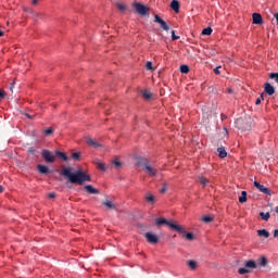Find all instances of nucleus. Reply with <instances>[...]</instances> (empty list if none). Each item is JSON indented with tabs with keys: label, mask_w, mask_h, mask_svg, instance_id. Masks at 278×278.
<instances>
[{
	"label": "nucleus",
	"mask_w": 278,
	"mask_h": 278,
	"mask_svg": "<svg viewBox=\"0 0 278 278\" xmlns=\"http://www.w3.org/2000/svg\"><path fill=\"white\" fill-rule=\"evenodd\" d=\"M62 177H66L70 184H77L78 186H84L86 181H92L90 175L84 173V170L78 169L77 172L73 173V167H65L60 172Z\"/></svg>",
	"instance_id": "f257e3e1"
},
{
	"label": "nucleus",
	"mask_w": 278,
	"mask_h": 278,
	"mask_svg": "<svg viewBox=\"0 0 278 278\" xmlns=\"http://www.w3.org/2000/svg\"><path fill=\"white\" fill-rule=\"evenodd\" d=\"M137 166H141L148 177H157L160 173L157 166L147 157H137Z\"/></svg>",
	"instance_id": "f03ea898"
},
{
	"label": "nucleus",
	"mask_w": 278,
	"mask_h": 278,
	"mask_svg": "<svg viewBox=\"0 0 278 278\" xmlns=\"http://www.w3.org/2000/svg\"><path fill=\"white\" fill-rule=\"evenodd\" d=\"M257 268V263L253 260H248L244 262V267L238 269L239 275H249L251 269Z\"/></svg>",
	"instance_id": "7ed1b4c3"
},
{
	"label": "nucleus",
	"mask_w": 278,
	"mask_h": 278,
	"mask_svg": "<svg viewBox=\"0 0 278 278\" xmlns=\"http://www.w3.org/2000/svg\"><path fill=\"white\" fill-rule=\"evenodd\" d=\"M155 223L156 225H167V227H170L174 231H181V225L166 220L165 218H156Z\"/></svg>",
	"instance_id": "20e7f679"
},
{
	"label": "nucleus",
	"mask_w": 278,
	"mask_h": 278,
	"mask_svg": "<svg viewBox=\"0 0 278 278\" xmlns=\"http://www.w3.org/2000/svg\"><path fill=\"white\" fill-rule=\"evenodd\" d=\"M134 8L137 12V14H139L140 16H148L149 14V8L140 2H135Z\"/></svg>",
	"instance_id": "39448f33"
},
{
	"label": "nucleus",
	"mask_w": 278,
	"mask_h": 278,
	"mask_svg": "<svg viewBox=\"0 0 278 278\" xmlns=\"http://www.w3.org/2000/svg\"><path fill=\"white\" fill-rule=\"evenodd\" d=\"M41 157H43V160L48 164H53V162H55V155H53V152H51L49 150H42Z\"/></svg>",
	"instance_id": "423d86ee"
},
{
	"label": "nucleus",
	"mask_w": 278,
	"mask_h": 278,
	"mask_svg": "<svg viewBox=\"0 0 278 278\" xmlns=\"http://www.w3.org/2000/svg\"><path fill=\"white\" fill-rule=\"evenodd\" d=\"M144 238L150 244H157L160 242V237H157V235H154L153 232H146Z\"/></svg>",
	"instance_id": "0eeeda50"
},
{
	"label": "nucleus",
	"mask_w": 278,
	"mask_h": 278,
	"mask_svg": "<svg viewBox=\"0 0 278 278\" xmlns=\"http://www.w3.org/2000/svg\"><path fill=\"white\" fill-rule=\"evenodd\" d=\"M154 23H159V25H161V28H163L164 31H168L170 29V27L168 26V24L166 23V21H164L162 17H160V15L155 14L154 15Z\"/></svg>",
	"instance_id": "6e6552de"
},
{
	"label": "nucleus",
	"mask_w": 278,
	"mask_h": 278,
	"mask_svg": "<svg viewBox=\"0 0 278 278\" xmlns=\"http://www.w3.org/2000/svg\"><path fill=\"white\" fill-rule=\"evenodd\" d=\"M86 143L93 149H101V147H103L99 141H97V139H92L90 137L86 138Z\"/></svg>",
	"instance_id": "1a4fd4ad"
},
{
	"label": "nucleus",
	"mask_w": 278,
	"mask_h": 278,
	"mask_svg": "<svg viewBox=\"0 0 278 278\" xmlns=\"http://www.w3.org/2000/svg\"><path fill=\"white\" fill-rule=\"evenodd\" d=\"M180 229H181V230H176V231H177L178 233H181V235H182V238H185L186 240H189V241L194 240V233H192V232H186L182 226H180Z\"/></svg>",
	"instance_id": "9d476101"
},
{
	"label": "nucleus",
	"mask_w": 278,
	"mask_h": 278,
	"mask_svg": "<svg viewBox=\"0 0 278 278\" xmlns=\"http://www.w3.org/2000/svg\"><path fill=\"white\" fill-rule=\"evenodd\" d=\"M254 186L255 188H257V190H260V192H263V194H268V197H270V191L268 188L264 187V185L254 181Z\"/></svg>",
	"instance_id": "9b49d317"
},
{
	"label": "nucleus",
	"mask_w": 278,
	"mask_h": 278,
	"mask_svg": "<svg viewBox=\"0 0 278 278\" xmlns=\"http://www.w3.org/2000/svg\"><path fill=\"white\" fill-rule=\"evenodd\" d=\"M252 21L254 25H262V23H264V20L262 18V14L260 13H253Z\"/></svg>",
	"instance_id": "f8f14e48"
},
{
	"label": "nucleus",
	"mask_w": 278,
	"mask_h": 278,
	"mask_svg": "<svg viewBox=\"0 0 278 278\" xmlns=\"http://www.w3.org/2000/svg\"><path fill=\"white\" fill-rule=\"evenodd\" d=\"M93 164L97 166L99 170H102V173H105L108 170L105 163L101 162L99 159H96L93 161Z\"/></svg>",
	"instance_id": "ddd939ff"
},
{
	"label": "nucleus",
	"mask_w": 278,
	"mask_h": 278,
	"mask_svg": "<svg viewBox=\"0 0 278 278\" xmlns=\"http://www.w3.org/2000/svg\"><path fill=\"white\" fill-rule=\"evenodd\" d=\"M38 173L41 175H49L51 173V169L47 165L38 164L37 165Z\"/></svg>",
	"instance_id": "4468645a"
},
{
	"label": "nucleus",
	"mask_w": 278,
	"mask_h": 278,
	"mask_svg": "<svg viewBox=\"0 0 278 278\" xmlns=\"http://www.w3.org/2000/svg\"><path fill=\"white\" fill-rule=\"evenodd\" d=\"M84 190L85 192H88V194H99V189L93 188L92 185H86Z\"/></svg>",
	"instance_id": "2eb2a0df"
},
{
	"label": "nucleus",
	"mask_w": 278,
	"mask_h": 278,
	"mask_svg": "<svg viewBox=\"0 0 278 278\" xmlns=\"http://www.w3.org/2000/svg\"><path fill=\"white\" fill-rule=\"evenodd\" d=\"M264 90L269 97H273V94L275 93V87H273V85H270L269 83H265Z\"/></svg>",
	"instance_id": "dca6fc26"
},
{
	"label": "nucleus",
	"mask_w": 278,
	"mask_h": 278,
	"mask_svg": "<svg viewBox=\"0 0 278 278\" xmlns=\"http://www.w3.org/2000/svg\"><path fill=\"white\" fill-rule=\"evenodd\" d=\"M53 134H55V129L53 127H48L47 129L42 130V135L46 136V138L53 136Z\"/></svg>",
	"instance_id": "f3484780"
},
{
	"label": "nucleus",
	"mask_w": 278,
	"mask_h": 278,
	"mask_svg": "<svg viewBox=\"0 0 278 278\" xmlns=\"http://www.w3.org/2000/svg\"><path fill=\"white\" fill-rule=\"evenodd\" d=\"M170 8H172V10H174V12H175L176 14H178V12H179V1H177V0H172V2H170Z\"/></svg>",
	"instance_id": "a211bd4d"
},
{
	"label": "nucleus",
	"mask_w": 278,
	"mask_h": 278,
	"mask_svg": "<svg viewBox=\"0 0 278 278\" xmlns=\"http://www.w3.org/2000/svg\"><path fill=\"white\" fill-rule=\"evenodd\" d=\"M102 205H104V207H108V210H116V205L113 204V202L110 200L102 202Z\"/></svg>",
	"instance_id": "6ab92c4d"
},
{
	"label": "nucleus",
	"mask_w": 278,
	"mask_h": 278,
	"mask_svg": "<svg viewBox=\"0 0 278 278\" xmlns=\"http://www.w3.org/2000/svg\"><path fill=\"white\" fill-rule=\"evenodd\" d=\"M257 236H260L261 238H270V232H268V230L266 229H261L257 230Z\"/></svg>",
	"instance_id": "aec40b11"
},
{
	"label": "nucleus",
	"mask_w": 278,
	"mask_h": 278,
	"mask_svg": "<svg viewBox=\"0 0 278 278\" xmlns=\"http://www.w3.org/2000/svg\"><path fill=\"white\" fill-rule=\"evenodd\" d=\"M55 155L59 156L60 160H63V162H68V156L64 152L55 151Z\"/></svg>",
	"instance_id": "412c9836"
},
{
	"label": "nucleus",
	"mask_w": 278,
	"mask_h": 278,
	"mask_svg": "<svg viewBox=\"0 0 278 278\" xmlns=\"http://www.w3.org/2000/svg\"><path fill=\"white\" fill-rule=\"evenodd\" d=\"M217 153H218V156L223 159H225L227 156V150H225V148H218L217 149Z\"/></svg>",
	"instance_id": "4be33fe9"
},
{
	"label": "nucleus",
	"mask_w": 278,
	"mask_h": 278,
	"mask_svg": "<svg viewBox=\"0 0 278 278\" xmlns=\"http://www.w3.org/2000/svg\"><path fill=\"white\" fill-rule=\"evenodd\" d=\"M71 157L74 160V162H79V160H81V153L73 152Z\"/></svg>",
	"instance_id": "5701e85b"
},
{
	"label": "nucleus",
	"mask_w": 278,
	"mask_h": 278,
	"mask_svg": "<svg viewBox=\"0 0 278 278\" xmlns=\"http://www.w3.org/2000/svg\"><path fill=\"white\" fill-rule=\"evenodd\" d=\"M146 201H147V203H152V204L155 203V195L148 193L146 195Z\"/></svg>",
	"instance_id": "b1692460"
},
{
	"label": "nucleus",
	"mask_w": 278,
	"mask_h": 278,
	"mask_svg": "<svg viewBox=\"0 0 278 278\" xmlns=\"http://www.w3.org/2000/svg\"><path fill=\"white\" fill-rule=\"evenodd\" d=\"M187 266H189L191 270H197L198 265L195 261H187Z\"/></svg>",
	"instance_id": "393cba45"
},
{
	"label": "nucleus",
	"mask_w": 278,
	"mask_h": 278,
	"mask_svg": "<svg viewBox=\"0 0 278 278\" xmlns=\"http://www.w3.org/2000/svg\"><path fill=\"white\" fill-rule=\"evenodd\" d=\"M180 73L188 75V73H190V67L188 65H180Z\"/></svg>",
	"instance_id": "a878e982"
},
{
	"label": "nucleus",
	"mask_w": 278,
	"mask_h": 278,
	"mask_svg": "<svg viewBox=\"0 0 278 278\" xmlns=\"http://www.w3.org/2000/svg\"><path fill=\"white\" fill-rule=\"evenodd\" d=\"M258 264L260 266H266L268 264V258H266L265 256H262L258 258Z\"/></svg>",
	"instance_id": "bb28decb"
},
{
	"label": "nucleus",
	"mask_w": 278,
	"mask_h": 278,
	"mask_svg": "<svg viewBox=\"0 0 278 278\" xmlns=\"http://www.w3.org/2000/svg\"><path fill=\"white\" fill-rule=\"evenodd\" d=\"M239 203H247V191H242L239 197Z\"/></svg>",
	"instance_id": "cd10ccee"
},
{
	"label": "nucleus",
	"mask_w": 278,
	"mask_h": 278,
	"mask_svg": "<svg viewBox=\"0 0 278 278\" xmlns=\"http://www.w3.org/2000/svg\"><path fill=\"white\" fill-rule=\"evenodd\" d=\"M212 27H206L202 30L203 36H212Z\"/></svg>",
	"instance_id": "c85d7f7f"
},
{
	"label": "nucleus",
	"mask_w": 278,
	"mask_h": 278,
	"mask_svg": "<svg viewBox=\"0 0 278 278\" xmlns=\"http://www.w3.org/2000/svg\"><path fill=\"white\" fill-rule=\"evenodd\" d=\"M260 216L263 220H268L270 218V213H264V212H261L260 213Z\"/></svg>",
	"instance_id": "c756f323"
},
{
	"label": "nucleus",
	"mask_w": 278,
	"mask_h": 278,
	"mask_svg": "<svg viewBox=\"0 0 278 278\" xmlns=\"http://www.w3.org/2000/svg\"><path fill=\"white\" fill-rule=\"evenodd\" d=\"M142 97H144L147 100L151 99L152 94L150 93L149 90H143L141 92Z\"/></svg>",
	"instance_id": "7c9ffc66"
},
{
	"label": "nucleus",
	"mask_w": 278,
	"mask_h": 278,
	"mask_svg": "<svg viewBox=\"0 0 278 278\" xmlns=\"http://www.w3.org/2000/svg\"><path fill=\"white\" fill-rule=\"evenodd\" d=\"M203 223H212L214 220V217L212 216H203L202 217Z\"/></svg>",
	"instance_id": "2f4dec72"
},
{
	"label": "nucleus",
	"mask_w": 278,
	"mask_h": 278,
	"mask_svg": "<svg viewBox=\"0 0 278 278\" xmlns=\"http://www.w3.org/2000/svg\"><path fill=\"white\" fill-rule=\"evenodd\" d=\"M112 164L113 166H115V168H121L123 166V163H121V161L118 160H114Z\"/></svg>",
	"instance_id": "473e14b6"
},
{
	"label": "nucleus",
	"mask_w": 278,
	"mask_h": 278,
	"mask_svg": "<svg viewBox=\"0 0 278 278\" xmlns=\"http://www.w3.org/2000/svg\"><path fill=\"white\" fill-rule=\"evenodd\" d=\"M146 67H147L148 71H153V63L151 61H148L146 63Z\"/></svg>",
	"instance_id": "72a5a7b5"
},
{
	"label": "nucleus",
	"mask_w": 278,
	"mask_h": 278,
	"mask_svg": "<svg viewBox=\"0 0 278 278\" xmlns=\"http://www.w3.org/2000/svg\"><path fill=\"white\" fill-rule=\"evenodd\" d=\"M117 9L119 12H125L127 10V7L125 4H117Z\"/></svg>",
	"instance_id": "f704fd0d"
},
{
	"label": "nucleus",
	"mask_w": 278,
	"mask_h": 278,
	"mask_svg": "<svg viewBox=\"0 0 278 278\" xmlns=\"http://www.w3.org/2000/svg\"><path fill=\"white\" fill-rule=\"evenodd\" d=\"M262 101H264V94H261V97L256 99L255 105H260V103H262Z\"/></svg>",
	"instance_id": "c9c22d12"
},
{
	"label": "nucleus",
	"mask_w": 278,
	"mask_h": 278,
	"mask_svg": "<svg viewBox=\"0 0 278 278\" xmlns=\"http://www.w3.org/2000/svg\"><path fill=\"white\" fill-rule=\"evenodd\" d=\"M172 40H179V36L175 35V30H172Z\"/></svg>",
	"instance_id": "e433bc0d"
},
{
	"label": "nucleus",
	"mask_w": 278,
	"mask_h": 278,
	"mask_svg": "<svg viewBox=\"0 0 278 278\" xmlns=\"http://www.w3.org/2000/svg\"><path fill=\"white\" fill-rule=\"evenodd\" d=\"M200 184H202V186H207V180L204 177H201Z\"/></svg>",
	"instance_id": "4c0bfd02"
},
{
	"label": "nucleus",
	"mask_w": 278,
	"mask_h": 278,
	"mask_svg": "<svg viewBox=\"0 0 278 278\" xmlns=\"http://www.w3.org/2000/svg\"><path fill=\"white\" fill-rule=\"evenodd\" d=\"M2 99H5V91H3V90L0 89V101H1Z\"/></svg>",
	"instance_id": "58836bf2"
},
{
	"label": "nucleus",
	"mask_w": 278,
	"mask_h": 278,
	"mask_svg": "<svg viewBox=\"0 0 278 278\" xmlns=\"http://www.w3.org/2000/svg\"><path fill=\"white\" fill-rule=\"evenodd\" d=\"M161 194H164L166 192V182L163 184V188L160 190Z\"/></svg>",
	"instance_id": "ea45409f"
},
{
	"label": "nucleus",
	"mask_w": 278,
	"mask_h": 278,
	"mask_svg": "<svg viewBox=\"0 0 278 278\" xmlns=\"http://www.w3.org/2000/svg\"><path fill=\"white\" fill-rule=\"evenodd\" d=\"M25 116H27L30 121H34V118H36V115H29L28 113H26Z\"/></svg>",
	"instance_id": "a19ab883"
},
{
	"label": "nucleus",
	"mask_w": 278,
	"mask_h": 278,
	"mask_svg": "<svg viewBox=\"0 0 278 278\" xmlns=\"http://www.w3.org/2000/svg\"><path fill=\"white\" fill-rule=\"evenodd\" d=\"M219 68H220V67H215V68H214V73H215V75H220V71H219Z\"/></svg>",
	"instance_id": "79ce46f5"
},
{
	"label": "nucleus",
	"mask_w": 278,
	"mask_h": 278,
	"mask_svg": "<svg viewBox=\"0 0 278 278\" xmlns=\"http://www.w3.org/2000/svg\"><path fill=\"white\" fill-rule=\"evenodd\" d=\"M48 198H49V199H55V193H49V194H48Z\"/></svg>",
	"instance_id": "37998d69"
},
{
	"label": "nucleus",
	"mask_w": 278,
	"mask_h": 278,
	"mask_svg": "<svg viewBox=\"0 0 278 278\" xmlns=\"http://www.w3.org/2000/svg\"><path fill=\"white\" fill-rule=\"evenodd\" d=\"M274 238H278V229L274 230Z\"/></svg>",
	"instance_id": "c03bdc74"
},
{
	"label": "nucleus",
	"mask_w": 278,
	"mask_h": 278,
	"mask_svg": "<svg viewBox=\"0 0 278 278\" xmlns=\"http://www.w3.org/2000/svg\"><path fill=\"white\" fill-rule=\"evenodd\" d=\"M227 92H228L229 94H232V93H233V90H232L231 88H228V89H227Z\"/></svg>",
	"instance_id": "a18cd8bd"
},
{
	"label": "nucleus",
	"mask_w": 278,
	"mask_h": 278,
	"mask_svg": "<svg viewBox=\"0 0 278 278\" xmlns=\"http://www.w3.org/2000/svg\"><path fill=\"white\" fill-rule=\"evenodd\" d=\"M38 4V0H33V5H37Z\"/></svg>",
	"instance_id": "49530a36"
},
{
	"label": "nucleus",
	"mask_w": 278,
	"mask_h": 278,
	"mask_svg": "<svg viewBox=\"0 0 278 278\" xmlns=\"http://www.w3.org/2000/svg\"><path fill=\"white\" fill-rule=\"evenodd\" d=\"M5 33H3L2 30H0V38L1 36H4Z\"/></svg>",
	"instance_id": "de8ad7c7"
},
{
	"label": "nucleus",
	"mask_w": 278,
	"mask_h": 278,
	"mask_svg": "<svg viewBox=\"0 0 278 278\" xmlns=\"http://www.w3.org/2000/svg\"><path fill=\"white\" fill-rule=\"evenodd\" d=\"M3 192V186H0V194Z\"/></svg>",
	"instance_id": "09e8293b"
},
{
	"label": "nucleus",
	"mask_w": 278,
	"mask_h": 278,
	"mask_svg": "<svg viewBox=\"0 0 278 278\" xmlns=\"http://www.w3.org/2000/svg\"><path fill=\"white\" fill-rule=\"evenodd\" d=\"M275 212H276V214H278V206L275 207Z\"/></svg>",
	"instance_id": "8fccbe9b"
}]
</instances>
